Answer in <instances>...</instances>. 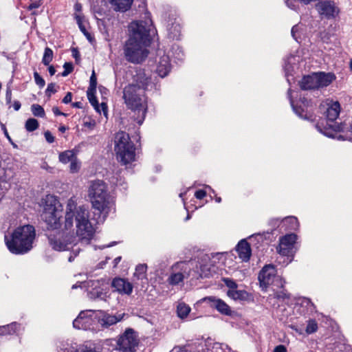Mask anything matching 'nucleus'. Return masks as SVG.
Masks as SVG:
<instances>
[{
    "label": "nucleus",
    "instance_id": "f257e3e1",
    "mask_svg": "<svg viewBox=\"0 0 352 352\" xmlns=\"http://www.w3.org/2000/svg\"><path fill=\"white\" fill-rule=\"evenodd\" d=\"M94 234V228L89 220L88 209L84 206H78L76 201L70 198L65 206L62 231L57 234H50L48 241L53 250L65 251L78 243L88 244Z\"/></svg>",
    "mask_w": 352,
    "mask_h": 352
},
{
    "label": "nucleus",
    "instance_id": "f03ea898",
    "mask_svg": "<svg viewBox=\"0 0 352 352\" xmlns=\"http://www.w3.org/2000/svg\"><path fill=\"white\" fill-rule=\"evenodd\" d=\"M151 24L146 21H133L129 25V37L123 50L126 60L132 63L143 62L148 54L146 47L151 43Z\"/></svg>",
    "mask_w": 352,
    "mask_h": 352
},
{
    "label": "nucleus",
    "instance_id": "7ed1b4c3",
    "mask_svg": "<svg viewBox=\"0 0 352 352\" xmlns=\"http://www.w3.org/2000/svg\"><path fill=\"white\" fill-rule=\"evenodd\" d=\"M89 195L91 199L94 215L97 216L96 222H104L113 206V203L107 192L105 183L101 180L92 182L89 189Z\"/></svg>",
    "mask_w": 352,
    "mask_h": 352
},
{
    "label": "nucleus",
    "instance_id": "20e7f679",
    "mask_svg": "<svg viewBox=\"0 0 352 352\" xmlns=\"http://www.w3.org/2000/svg\"><path fill=\"white\" fill-rule=\"evenodd\" d=\"M35 236V229L32 226H20L14 230L10 239L5 236L6 244L13 254H25L32 248Z\"/></svg>",
    "mask_w": 352,
    "mask_h": 352
},
{
    "label": "nucleus",
    "instance_id": "39448f33",
    "mask_svg": "<svg viewBox=\"0 0 352 352\" xmlns=\"http://www.w3.org/2000/svg\"><path fill=\"white\" fill-rule=\"evenodd\" d=\"M114 151L117 160L123 165L135 160V147L129 135L124 131H119L114 138Z\"/></svg>",
    "mask_w": 352,
    "mask_h": 352
},
{
    "label": "nucleus",
    "instance_id": "423d86ee",
    "mask_svg": "<svg viewBox=\"0 0 352 352\" xmlns=\"http://www.w3.org/2000/svg\"><path fill=\"white\" fill-rule=\"evenodd\" d=\"M123 98L127 107L141 115V119L138 120L142 124L146 112V98L144 91L137 88L135 85H128L123 91Z\"/></svg>",
    "mask_w": 352,
    "mask_h": 352
},
{
    "label": "nucleus",
    "instance_id": "0eeeda50",
    "mask_svg": "<svg viewBox=\"0 0 352 352\" xmlns=\"http://www.w3.org/2000/svg\"><path fill=\"white\" fill-rule=\"evenodd\" d=\"M45 205L43 214H41L42 219L45 222L47 230H50L47 236L51 233L57 234V232H61V226H63L60 221V216L57 213L56 203L57 199L53 195H48L44 199Z\"/></svg>",
    "mask_w": 352,
    "mask_h": 352
},
{
    "label": "nucleus",
    "instance_id": "6e6552de",
    "mask_svg": "<svg viewBox=\"0 0 352 352\" xmlns=\"http://www.w3.org/2000/svg\"><path fill=\"white\" fill-rule=\"evenodd\" d=\"M340 112V105L338 102H333L327 109L325 112L327 118V124L322 128L320 124H317L316 129L324 135L334 138L336 133L338 131H344L342 124H333V122L338 118Z\"/></svg>",
    "mask_w": 352,
    "mask_h": 352
},
{
    "label": "nucleus",
    "instance_id": "1a4fd4ad",
    "mask_svg": "<svg viewBox=\"0 0 352 352\" xmlns=\"http://www.w3.org/2000/svg\"><path fill=\"white\" fill-rule=\"evenodd\" d=\"M276 272L273 265L264 266L258 276L261 286L267 288L270 285H274L283 289L285 280L280 276H276Z\"/></svg>",
    "mask_w": 352,
    "mask_h": 352
},
{
    "label": "nucleus",
    "instance_id": "9d476101",
    "mask_svg": "<svg viewBox=\"0 0 352 352\" xmlns=\"http://www.w3.org/2000/svg\"><path fill=\"white\" fill-rule=\"evenodd\" d=\"M315 8L321 19H333L340 13L339 8L332 0H320Z\"/></svg>",
    "mask_w": 352,
    "mask_h": 352
},
{
    "label": "nucleus",
    "instance_id": "9b49d317",
    "mask_svg": "<svg viewBox=\"0 0 352 352\" xmlns=\"http://www.w3.org/2000/svg\"><path fill=\"white\" fill-rule=\"evenodd\" d=\"M118 347L122 352H134L138 340L132 329L126 330L117 341Z\"/></svg>",
    "mask_w": 352,
    "mask_h": 352
},
{
    "label": "nucleus",
    "instance_id": "f8f14e48",
    "mask_svg": "<svg viewBox=\"0 0 352 352\" xmlns=\"http://www.w3.org/2000/svg\"><path fill=\"white\" fill-rule=\"evenodd\" d=\"M133 82L129 84V85H135L137 88L143 89L144 91L149 90L153 86L151 76L147 75L142 69L135 71V74L133 75Z\"/></svg>",
    "mask_w": 352,
    "mask_h": 352
},
{
    "label": "nucleus",
    "instance_id": "ddd939ff",
    "mask_svg": "<svg viewBox=\"0 0 352 352\" xmlns=\"http://www.w3.org/2000/svg\"><path fill=\"white\" fill-rule=\"evenodd\" d=\"M189 263L186 262H181L177 263L176 268L180 269L182 272H174L168 278V282L170 285H176L182 282L184 278L189 276Z\"/></svg>",
    "mask_w": 352,
    "mask_h": 352
},
{
    "label": "nucleus",
    "instance_id": "4468645a",
    "mask_svg": "<svg viewBox=\"0 0 352 352\" xmlns=\"http://www.w3.org/2000/svg\"><path fill=\"white\" fill-rule=\"evenodd\" d=\"M96 281L97 283L92 286V289L89 291L87 293L88 298L92 300H102L107 302L108 298L110 297L108 291L107 289H104L98 285V280Z\"/></svg>",
    "mask_w": 352,
    "mask_h": 352
},
{
    "label": "nucleus",
    "instance_id": "2eb2a0df",
    "mask_svg": "<svg viewBox=\"0 0 352 352\" xmlns=\"http://www.w3.org/2000/svg\"><path fill=\"white\" fill-rule=\"evenodd\" d=\"M204 302H208L210 306L215 308L219 312L226 316H230L232 311L230 307L221 299L210 296L202 299Z\"/></svg>",
    "mask_w": 352,
    "mask_h": 352
},
{
    "label": "nucleus",
    "instance_id": "dca6fc26",
    "mask_svg": "<svg viewBox=\"0 0 352 352\" xmlns=\"http://www.w3.org/2000/svg\"><path fill=\"white\" fill-rule=\"evenodd\" d=\"M112 287L119 294L130 295L133 292V285L128 280L122 278H115L111 283Z\"/></svg>",
    "mask_w": 352,
    "mask_h": 352
},
{
    "label": "nucleus",
    "instance_id": "f3484780",
    "mask_svg": "<svg viewBox=\"0 0 352 352\" xmlns=\"http://www.w3.org/2000/svg\"><path fill=\"white\" fill-rule=\"evenodd\" d=\"M91 318L87 316L86 311H81L78 317L74 320L73 326L78 329H87L91 324Z\"/></svg>",
    "mask_w": 352,
    "mask_h": 352
},
{
    "label": "nucleus",
    "instance_id": "a211bd4d",
    "mask_svg": "<svg viewBox=\"0 0 352 352\" xmlns=\"http://www.w3.org/2000/svg\"><path fill=\"white\" fill-rule=\"evenodd\" d=\"M236 251L239 257L245 262L249 261L251 256V248L250 244L245 240L240 241L236 247Z\"/></svg>",
    "mask_w": 352,
    "mask_h": 352
},
{
    "label": "nucleus",
    "instance_id": "6ab92c4d",
    "mask_svg": "<svg viewBox=\"0 0 352 352\" xmlns=\"http://www.w3.org/2000/svg\"><path fill=\"white\" fill-rule=\"evenodd\" d=\"M299 85L302 90L318 89L316 73L304 76L301 80L299 81Z\"/></svg>",
    "mask_w": 352,
    "mask_h": 352
},
{
    "label": "nucleus",
    "instance_id": "aec40b11",
    "mask_svg": "<svg viewBox=\"0 0 352 352\" xmlns=\"http://www.w3.org/2000/svg\"><path fill=\"white\" fill-rule=\"evenodd\" d=\"M317 78L318 89L329 86L335 79L334 74L329 72L316 73Z\"/></svg>",
    "mask_w": 352,
    "mask_h": 352
},
{
    "label": "nucleus",
    "instance_id": "412c9836",
    "mask_svg": "<svg viewBox=\"0 0 352 352\" xmlns=\"http://www.w3.org/2000/svg\"><path fill=\"white\" fill-rule=\"evenodd\" d=\"M296 240L295 234H286L280 239L279 250L280 254H285L286 251L290 248Z\"/></svg>",
    "mask_w": 352,
    "mask_h": 352
},
{
    "label": "nucleus",
    "instance_id": "4be33fe9",
    "mask_svg": "<svg viewBox=\"0 0 352 352\" xmlns=\"http://www.w3.org/2000/svg\"><path fill=\"white\" fill-rule=\"evenodd\" d=\"M124 314H118L116 316L102 313V316L99 318L98 322L103 327H109L118 322L120 321Z\"/></svg>",
    "mask_w": 352,
    "mask_h": 352
},
{
    "label": "nucleus",
    "instance_id": "5701e85b",
    "mask_svg": "<svg viewBox=\"0 0 352 352\" xmlns=\"http://www.w3.org/2000/svg\"><path fill=\"white\" fill-rule=\"evenodd\" d=\"M170 71V64L168 56H162L157 67V72L158 75L160 77L164 78L168 74Z\"/></svg>",
    "mask_w": 352,
    "mask_h": 352
},
{
    "label": "nucleus",
    "instance_id": "b1692460",
    "mask_svg": "<svg viewBox=\"0 0 352 352\" xmlns=\"http://www.w3.org/2000/svg\"><path fill=\"white\" fill-rule=\"evenodd\" d=\"M133 0H109V3L115 11L126 12L129 10Z\"/></svg>",
    "mask_w": 352,
    "mask_h": 352
},
{
    "label": "nucleus",
    "instance_id": "393cba45",
    "mask_svg": "<svg viewBox=\"0 0 352 352\" xmlns=\"http://www.w3.org/2000/svg\"><path fill=\"white\" fill-rule=\"evenodd\" d=\"M168 36L173 40H178L181 36V26L177 21L171 22L167 25Z\"/></svg>",
    "mask_w": 352,
    "mask_h": 352
},
{
    "label": "nucleus",
    "instance_id": "a878e982",
    "mask_svg": "<svg viewBox=\"0 0 352 352\" xmlns=\"http://www.w3.org/2000/svg\"><path fill=\"white\" fill-rule=\"evenodd\" d=\"M295 59V56L290 55L285 60L284 69L285 72V76L287 77V81L289 82L290 79L289 78V76H292V72L294 70V67L292 65L293 60Z\"/></svg>",
    "mask_w": 352,
    "mask_h": 352
},
{
    "label": "nucleus",
    "instance_id": "bb28decb",
    "mask_svg": "<svg viewBox=\"0 0 352 352\" xmlns=\"http://www.w3.org/2000/svg\"><path fill=\"white\" fill-rule=\"evenodd\" d=\"M77 157L75 153L72 150H67L59 154V161L63 164H67L72 162Z\"/></svg>",
    "mask_w": 352,
    "mask_h": 352
},
{
    "label": "nucleus",
    "instance_id": "cd10ccee",
    "mask_svg": "<svg viewBox=\"0 0 352 352\" xmlns=\"http://www.w3.org/2000/svg\"><path fill=\"white\" fill-rule=\"evenodd\" d=\"M146 264H139L136 266L133 277L138 280L146 279Z\"/></svg>",
    "mask_w": 352,
    "mask_h": 352
},
{
    "label": "nucleus",
    "instance_id": "c85d7f7f",
    "mask_svg": "<svg viewBox=\"0 0 352 352\" xmlns=\"http://www.w3.org/2000/svg\"><path fill=\"white\" fill-rule=\"evenodd\" d=\"M227 295L234 300H244L246 298L248 293L244 290L235 289L234 290H228Z\"/></svg>",
    "mask_w": 352,
    "mask_h": 352
},
{
    "label": "nucleus",
    "instance_id": "c756f323",
    "mask_svg": "<svg viewBox=\"0 0 352 352\" xmlns=\"http://www.w3.org/2000/svg\"><path fill=\"white\" fill-rule=\"evenodd\" d=\"M96 90L87 89V96L89 102L94 107L96 111L98 113H100L99 103L96 96Z\"/></svg>",
    "mask_w": 352,
    "mask_h": 352
},
{
    "label": "nucleus",
    "instance_id": "7c9ffc66",
    "mask_svg": "<svg viewBox=\"0 0 352 352\" xmlns=\"http://www.w3.org/2000/svg\"><path fill=\"white\" fill-rule=\"evenodd\" d=\"M177 315L181 318H186L190 311V308L185 303H179L177 309Z\"/></svg>",
    "mask_w": 352,
    "mask_h": 352
},
{
    "label": "nucleus",
    "instance_id": "2f4dec72",
    "mask_svg": "<svg viewBox=\"0 0 352 352\" xmlns=\"http://www.w3.org/2000/svg\"><path fill=\"white\" fill-rule=\"evenodd\" d=\"M25 129L29 132H32L38 129V122L34 118H29L25 122Z\"/></svg>",
    "mask_w": 352,
    "mask_h": 352
},
{
    "label": "nucleus",
    "instance_id": "473e14b6",
    "mask_svg": "<svg viewBox=\"0 0 352 352\" xmlns=\"http://www.w3.org/2000/svg\"><path fill=\"white\" fill-rule=\"evenodd\" d=\"M52 59L53 51L50 47H45L42 59V63L47 66L50 65Z\"/></svg>",
    "mask_w": 352,
    "mask_h": 352
},
{
    "label": "nucleus",
    "instance_id": "72a5a7b5",
    "mask_svg": "<svg viewBox=\"0 0 352 352\" xmlns=\"http://www.w3.org/2000/svg\"><path fill=\"white\" fill-rule=\"evenodd\" d=\"M31 110L34 116L43 118L45 115L44 109L39 104H32L31 107Z\"/></svg>",
    "mask_w": 352,
    "mask_h": 352
},
{
    "label": "nucleus",
    "instance_id": "f704fd0d",
    "mask_svg": "<svg viewBox=\"0 0 352 352\" xmlns=\"http://www.w3.org/2000/svg\"><path fill=\"white\" fill-rule=\"evenodd\" d=\"M274 297L278 300L285 301L290 298V294L283 289L281 291L274 292Z\"/></svg>",
    "mask_w": 352,
    "mask_h": 352
},
{
    "label": "nucleus",
    "instance_id": "c9c22d12",
    "mask_svg": "<svg viewBox=\"0 0 352 352\" xmlns=\"http://www.w3.org/2000/svg\"><path fill=\"white\" fill-rule=\"evenodd\" d=\"M276 313L280 321H283V322H287L289 311L285 307H279L276 310Z\"/></svg>",
    "mask_w": 352,
    "mask_h": 352
},
{
    "label": "nucleus",
    "instance_id": "e433bc0d",
    "mask_svg": "<svg viewBox=\"0 0 352 352\" xmlns=\"http://www.w3.org/2000/svg\"><path fill=\"white\" fill-rule=\"evenodd\" d=\"M96 283H97V282L94 281V280L77 282L76 284L72 285V289H76L78 287H80V288L90 287L94 286Z\"/></svg>",
    "mask_w": 352,
    "mask_h": 352
},
{
    "label": "nucleus",
    "instance_id": "4c0bfd02",
    "mask_svg": "<svg viewBox=\"0 0 352 352\" xmlns=\"http://www.w3.org/2000/svg\"><path fill=\"white\" fill-rule=\"evenodd\" d=\"M318 329V324L314 320H310L308 322L307 326L306 327V332L308 334L313 333L316 332Z\"/></svg>",
    "mask_w": 352,
    "mask_h": 352
},
{
    "label": "nucleus",
    "instance_id": "58836bf2",
    "mask_svg": "<svg viewBox=\"0 0 352 352\" xmlns=\"http://www.w3.org/2000/svg\"><path fill=\"white\" fill-rule=\"evenodd\" d=\"M80 168V162L77 157L70 162L69 171L72 173H76L79 171Z\"/></svg>",
    "mask_w": 352,
    "mask_h": 352
},
{
    "label": "nucleus",
    "instance_id": "ea45409f",
    "mask_svg": "<svg viewBox=\"0 0 352 352\" xmlns=\"http://www.w3.org/2000/svg\"><path fill=\"white\" fill-rule=\"evenodd\" d=\"M289 223L290 229L295 230L298 226V219L294 217H287L283 220V223Z\"/></svg>",
    "mask_w": 352,
    "mask_h": 352
},
{
    "label": "nucleus",
    "instance_id": "a19ab883",
    "mask_svg": "<svg viewBox=\"0 0 352 352\" xmlns=\"http://www.w3.org/2000/svg\"><path fill=\"white\" fill-rule=\"evenodd\" d=\"M68 352H96L95 349L91 346H88L87 345H83L80 346L77 349H70L68 350Z\"/></svg>",
    "mask_w": 352,
    "mask_h": 352
},
{
    "label": "nucleus",
    "instance_id": "79ce46f5",
    "mask_svg": "<svg viewBox=\"0 0 352 352\" xmlns=\"http://www.w3.org/2000/svg\"><path fill=\"white\" fill-rule=\"evenodd\" d=\"M222 280L224 284L229 288L228 290H234L237 289L238 285L234 280L229 278H223Z\"/></svg>",
    "mask_w": 352,
    "mask_h": 352
},
{
    "label": "nucleus",
    "instance_id": "37998d69",
    "mask_svg": "<svg viewBox=\"0 0 352 352\" xmlns=\"http://www.w3.org/2000/svg\"><path fill=\"white\" fill-rule=\"evenodd\" d=\"M19 327V324L16 322L11 323L10 324H8L7 326H3L1 327L0 331L5 329L8 331V333L11 334L12 333H15L18 328Z\"/></svg>",
    "mask_w": 352,
    "mask_h": 352
},
{
    "label": "nucleus",
    "instance_id": "c03bdc74",
    "mask_svg": "<svg viewBox=\"0 0 352 352\" xmlns=\"http://www.w3.org/2000/svg\"><path fill=\"white\" fill-rule=\"evenodd\" d=\"M64 71L61 73V76L65 77L73 72L74 67L72 63H65L63 65Z\"/></svg>",
    "mask_w": 352,
    "mask_h": 352
},
{
    "label": "nucleus",
    "instance_id": "a18cd8bd",
    "mask_svg": "<svg viewBox=\"0 0 352 352\" xmlns=\"http://www.w3.org/2000/svg\"><path fill=\"white\" fill-rule=\"evenodd\" d=\"M34 78L36 84L40 87L43 88L45 85V80L38 74L37 72L34 73Z\"/></svg>",
    "mask_w": 352,
    "mask_h": 352
},
{
    "label": "nucleus",
    "instance_id": "49530a36",
    "mask_svg": "<svg viewBox=\"0 0 352 352\" xmlns=\"http://www.w3.org/2000/svg\"><path fill=\"white\" fill-rule=\"evenodd\" d=\"M97 79L94 71H93L89 80V86L87 89L96 90Z\"/></svg>",
    "mask_w": 352,
    "mask_h": 352
},
{
    "label": "nucleus",
    "instance_id": "de8ad7c7",
    "mask_svg": "<svg viewBox=\"0 0 352 352\" xmlns=\"http://www.w3.org/2000/svg\"><path fill=\"white\" fill-rule=\"evenodd\" d=\"M55 83L51 82L48 84L47 87L45 90V94L49 98L51 96L52 94H54L56 92V89H55Z\"/></svg>",
    "mask_w": 352,
    "mask_h": 352
},
{
    "label": "nucleus",
    "instance_id": "09e8293b",
    "mask_svg": "<svg viewBox=\"0 0 352 352\" xmlns=\"http://www.w3.org/2000/svg\"><path fill=\"white\" fill-rule=\"evenodd\" d=\"M10 175L7 174V170L0 167V180L6 182L10 178Z\"/></svg>",
    "mask_w": 352,
    "mask_h": 352
},
{
    "label": "nucleus",
    "instance_id": "8fccbe9b",
    "mask_svg": "<svg viewBox=\"0 0 352 352\" xmlns=\"http://www.w3.org/2000/svg\"><path fill=\"white\" fill-rule=\"evenodd\" d=\"M173 50H175V52L178 51V52L177 53V56L175 58L179 60H183L184 54V52H182V50L179 48V46H173Z\"/></svg>",
    "mask_w": 352,
    "mask_h": 352
},
{
    "label": "nucleus",
    "instance_id": "3c124183",
    "mask_svg": "<svg viewBox=\"0 0 352 352\" xmlns=\"http://www.w3.org/2000/svg\"><path fill=\"white\" fill-rule=\"evenodd\" d=\"M281 223H283V221H280L278 218L272 219L269 221V224L273 228V229L278 228Z\"/></svg>",
    "mask_w": 352,
    "mask_h": 352
},
{
    "label": "nucleus",
    "instance_id": "603ef678",
    "mask_svg": "<svg viewBox=\"0 0 352 352\" xmlns=\"http://www.w3.org/2000/svg\"><path fill=\"white\" fill-rule=\"evenodd\" d=\"M292 106L293 107L294 111L295 113L300 118H306V117H304L302 113L304 112V110L301 107H295L293 104V102L291 101Z\"/></svg>",
    "mask_w": 352,
    "mask_h": 352
},
{
    "label": "nucleus",
    "instance_id": "864d4df0",
    "mask_svg": "<svg viewBox=\"0 0 352 352\" xmlns=\"http://www.w3.org/2000/svg\"><path fill=\"white\" fill-rule=\"evenodd\" d=\"M44 135H45V140L47 142L52 143L54 142V137L53 136V135L52 134V133L50 131H45L44 133Z\"/></svg>",
    "mask_w": 352,
    "mask_h": 352
},
{
    "label": "nucleus",
    "instance_id": "5fc2aeb1",
    "mask_svg": "<svg viewBox=\"0 0 352 352\" xmlns=\"http://www.w3.org/2000/svg\"><path fill=\"white\" fill-rule=\"evenodd\" d=\"M76 22L78 25V27L82 32H85L86 28L85 26L82 24V18L80 16H76Z\"/></svg>",
    "mask_w": 352,
    "mask_h": 352
},
{
    "label": "nucleus",
    "instance_id": "6e6d98bb",
    "mask_svg": "<svg viewBox=\"0 0 352 352\" xmlns=\"http://www.w3.org/2000/svg\"><path fill=\"white\" fill-rule=\"evenodd\" d=\"M210 275V270L206 265L201 267V277H208Z\"/></svg>",
    "mask_w": 352,
    "mask_h": 352
},
{
    "label": "nucleus",
    "instance_id": "4d7b16f0",
    "mask_svg": "<svg viewBox=\"0 0 352 352\" xmlns=\"http://www.w3.org/2000/svg\"><path fill=\"white\" fill-rule=\"evenodd\" d=\"M41 1H33L32 3H30V5L28 6V9L29 10H32L33 9H36V8H38L41 6Z\"/></svg>",
    "mask_w": 352,
    "mask_h": 352
},
{
    "label": "nucleus",
    "instance_id": "13d9d810",
    "mask_svg": "<svg viewBox=\"0 0 352 352\" xmlns=\"http://www.w3.org/2000/svg\"><path fill=\"white\" fill-rule=\"evenodd\" d=\"M195 196L198 199H202L206 196V192L204 190H198L195 192Z\"/></svg>",
    "mask_w": 352,
    "mask_h": 352
},
{
    "label": "nucleus",
    "instance_id": "bf43d9fd",
    "mask_svg": "<svg viewBox=\"0 0 352 352\" xmlns=\"http://www.w3.org/2000/svg\"><path fill=\"white\" fill-rule=\"evenodd\" d=\"M6 101L7 104H10L12 102V91L10 88H8L6 90Z\"/></svg>",
    "mask_w": 352,
    "mask_h": 352
},
{
    "label": "nucleus",
    "instance_id": "052dcab7",
    "mask_svg": "<svg viewBox=\"0 0 352 352\" xmlns=\"http://www.w3.org/2000/svg\"><path fill=\"white\" fill-rule=\"evenodd\" d=\"M72 94L71 92H67L65 96L63 98L62 102L65 104H68L72 102Z\"/></svg>",
    "mask_w": 352,
    "mask_h": 352
},
{
    "label": "nucleus",
    "instance_id": "680f3d73",
    "mask_svg": "<svg viewBox=\"0 0 352 352\" xmlns=\"http://www.w3.org/2000/svg\"><path fill=\"white\" fill-rule=\"evenodd\" d=\"M273 352H287V349L284 345L280 344L274 348Z\"/></svg>",
    "mask_w": 352,
    "mask_h": 352
},
{
    "label": "nucleus",
    "instance_id": "e2e57ef3",
    "mask_svg": "<svg viewBox=\"0 0 352 352\" xmlns=\"http://www.w3.org/2000/svg\"><path fill=\"white\" fill-rule=\"evenodd\" d=\"M100 106V112L102 111L104 116L107 115V106L104 102H102Z\"/></svg>",
    "mask_w": 352,
    "mask_h": 352
},
{
    "label": "nucleus",
    "instance_id": "0e129e2a",
    "mask_svg": "<svg viewBox=\"0 0 352 352\" xmlns=\"http://www.w3.org/2000/svg\"><path fill=\"white\" fill-rule=\"evenodd\" d=\"M52 111L56 116H67L66 113L61 112L57 107H54L52 108Z\"/></svg>",
    "mask_w": 352,
    "mask_h": 352
},
{
    "label": "nucleus",
    "instance_id": "69168bd1",
    "mask_svg": "<svg viewBox=\"0 0 352 352\" xmlns=\"http://www.w3.org/2000/svg\"><path fill=\"white\" fill-rule=\"evenodd\" d=\"M80 252V248H76V249H73V253L74 254V256H70L68 258L69 261V262H72L74 261V258L78 255V254Z\"/></svg>",
    "mask_w": 352,
    "mask_h": 352
},
{
    "label": "nucleus",
    "instance_id": "338daca9",
    "mask_svg": "<svg viewBox=\"0 0 352 352\" xmlns=\"http://www.w3.org/2000/svg\"><path fill=\"white\" fill-rule=\"evenodd\" d=\"M21 103L19 101H14L13 104V107L15 111H19L21 108Z\"/></svg>",
    "mask_w": 352,
    "mask_h": 352
},
{
    "label": "nucleus",
    "instance_id": "774afa93",
    "mask_svg": "<svg viewBox=\"0 0 352 352\" xmlns=\"http://www.w3.org/2000/svg\"><path fill=\"white\" fill-rule=\"evenodd\" d=\"M72 106L75 108L82 109V103L81 102H75L72 104Z\"/></svg>",
    "mask_w": 352,
    "mask_h": 352
}]
</instances>
